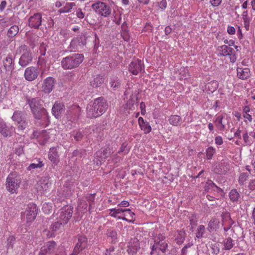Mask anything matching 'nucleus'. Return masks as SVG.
I'll use <instances>...</instances> for the list:
<instances>
[{
	"label": "nucleus",
	"mask_w": 255,
	"mask_h": 255,
	"mask_svg": "<svg viewBox=\"0 0 255 255\" xmlns=\"http://www.w3.org/2000/svg\"><path fill=\"white\" fill-rule=\"evenodd\" d=\"M76 4L74 2H67L63 7L59 9L58 12L60 13L69 12L72 8Z\"/></svg>",
	"instance_id": "38"
},
{
	"label": "nucleus",
	"mask_w": 255,
	"mask_h": 255,
	"mask_svg": "<svg viewBox=\"0 0 255 255\" xmlns=\"http://www.w3.org/2000/svg\"><path fill=\"white\" fill-rule=\"evenodd\" d=\"M243 19L245 27L247 30L249 29L250 19L248 16V11H245L243 12Z\"/></svg>",
	"instance_id": "46"
},
{
	"label": "nucleus",
	"mask_w": 255,
	"mask_h": 255,
	"mask_svg": "<svg viewBox=\"0 0 255 255\" xmlns=\"http://www.w3.org/2000/svg\"><path fill=\"white\" fill-rule=\"evenodd\" d=\"M168 122L173 126L177 127L181 124L182 118L178 115H171L169 117Z\"/></svg>",
	"instance_id": "35"
},
{
	"label": "nucleus",
	"mask_w": 255,
	"mask_h": 255,
	"mask_svg": "<svg viewBox=\"0 0 255 255\" xmlns=\"http://www.w3.org/2000/svg\"><path fill=\"white\" fill-rule=\"evenodd\" d=\"M39 74V69L38 67L30 66L25 69L24 71V78L28 81H32L35 80Z\"/></svg>",
	"instance_id": "14"
},
{
	"label": "nucleus",
	"mask_w": 255,
	"mask_h": 255,
	"mask_svg": "<svg viewBox=\"0 0 255 255\" xmlns=\"http://www.w3.org/2000/svg\"><path fill=\"white\" fill-rule=\"evenodd\" d=\"M88 204L87 201L82 198L79 202L77 208V213L78 216L82 217L83 214L86 213L87 210Z\"/></svg>",
	"instance_id": "27"
},
{
	"label": "nucleus",
	"mask_w": 255,
	"mask_h": 255,
	"mask_svg": "<svg viewBox=\"0 0 255 255\" xmlns=\"http://www.w3.org/2000/svg\"><path fill=\"white\" fill-rule=\"evenodd\" d=\"M249 136V133L248 134L247 132H246L243 135V138L247 145H251L253 143L254 141Z\"/></svg>",
	"instance_id": "51"
},
{
	"label": "nucleus",
	"mask_w": 255,
	"mask_h": 255,
	"mask_svg": "<svg viewBox=\"0 0 255 255\" xmlns=\"http://www.w3.org/2000/svg\"><path fill=\"white\" fill-rule=\"evenodd\" d=\"M36 204L30 203L27 204L25 211L21 212V216L23 221L30 223L34 220L37 214Z\"/></svg>",
	"instance_id": "5"
},
{
	"label": "nucleus",
	"mask_w": 255,
	"mask_h": 255,
	"mask_svg": "<svg viewBox=\"0 0 255 255\" xmlns=\"http://www.w3.org/2000/svg\"><path fill=\"white\" fill-rule=\"evenodd\" d=\"M88 245L87 238L84 236H79L78 238V242L71 255H77L83 250L87 248Z\"/></svg>",
	"instance_id": "16"
},
{
	"label": "nucleus",
	"mask_w": 255,
	"mask_h": 255,
	"mask_svg": "<svg viewBox=\"0 0 255 255\" xmlns=\"http://www.w3.org/2000/svg\"><path fill=\"white\" fill-rule=\"evenodd\" d=\"M243 117L245 119L244 122L246 123H247L248 122L251 123L253 121L252 116L249 113L243 114Z\"/></svg>",
	"instance_id": "56"
},
{
	"label": "nucleus",
	"mask_w": 255,
	"mask_h": 255,
	"mask_svg": "<svg viewBox=\"0 0 255 255\" xmlns=\"http://www.w3.org/2000/svg\"><path fill=\"white\" fill-rule=\"evenodd\" d=\"M219 220L215 218L211 219L208 224V229L209 231L211 232L216 230L219 228Z\"/></svg>",
	"instance_id": "36"
},
{
	"label": "nucleus",
	"mask_w": 255,
	"mask_h": 255,
	"mask_svg": "<svg viewBox=\"0 0 255 255\" xmlns=\"http://www.w3.org/2000/svg\"><path fill=\"white\" fill-rule=\"evenodd\" d=\"M111 154L110 149L109 147L102 148L95 153V156L98 158L94 160V163L97 165H100L102 162L106 159Z\"/></svg>",
	"instance_id": "18"
},
{
	"label": "nucleus",
	"mask_w": 255,
	"mask_h": 255,
	"mask_svg": "<svg viewBox=\"0 0 255 255\" xmlns=\"http://www.w3.org/2000/svg\"><path fill=\"white\" fill-rule=\"evenodd\" d=\"M73 209V208L70 206L67 205L63 207L59 210L57 220H58L64 225L66 224L72 216Z\"/></svg>",
	"instance_id": "8"
},
{
	"label": "nucleus",
	"mask_w": 255,
	"mask_h": 255,
	"mask_svg": "<svg viewBox=\"0 0 255 255\" xmlns=\"http://www.w3.org/2000/svg\"><path fill=\"white\" fill-rule=\"evenodd\" d=\"M211 250L212 254L217 255L220 252L219 245L217 243L212 244Z\"/></svg>",
	"instance_id": "54"
},
{
	"label": "nucleus",
	"mask_w": 255,
	"mask_h": 255,
	"mask_svg": "<svg viewBox=\"0 0 255 255\" xmlns=\"http://www.w3.org/2000/svg\"><path fill=\"white\" fill-rule=\"evenodd\" d=\"M15 241V238L12 236H9L7 239V245L8 248H12L13 243Z\"/></svg>",
	"instance_id": "61"
},
{
	"label": "nucleus",
	"mask_w": 255,
	"mask_h": 255,
	"mask_svg": "<svg viewBox=\"0 0 255 255\" xmlns=\"http://www.w3.org/2000/svg\"><path fill=\"white\" fill-rule=\"evenodd\" d=\"M56 244L54 241L48 242L41 248L39 255H51L56 250Z\"/></svg>",
	"instance_id": "19"
},
{
	"label": "nucleus",
	"mask_w": 255,
	"mask_h": 255,
	"mask_svg": "<svg viewBox=\"0 0 255 255\" xmlns=\"http://www.w3.org/2000/svg\"><path fill=\"white\" fill-rule=\"evenodd\" d=\"M238 77L242 80H246L250 77V70L249 68L238 67L237 69Z\"/></svg>",
	"instance_id": "30"
},
{
	"label": "nucleus",
	"mask_w": 255,
	"mask_h": 255,
	"mask_svg": "<svg viewBox=\"0 0 255 255\" xmlns=\"http://www.w3.org/2000/svg\"><path fill=\"white\" fill-rule=\"evenodd\" d=\"M230 118L226 114L221 115L217 116L214 121L215 126L219 130H229L230 127Z\"/></svg>",
	"instance_id": "7"
},
{
	"label": "nucleus",
	"mask_w": 255,
	"mask_h": 255,
	"mask_svg": "<svg viewBox=\"0 0 255 255\" xmlns=\"http://www.w3.org/2000/svg\"><path fill=\"white\" fill-rule=\"evenodd\" d=\"M152 239L154 244H150V255H153L154 252L158 249L163 253H165L168 247V244L165 241V236L163 234H152Z\"/></svg>",
	"instance_id": "4"
},
{
	"label": "nucleus",
	"mask_w": 255,
	"mask_h": 255,
	"mask_svg": "<svg viewBox=\"0 0 255 255\" xmlns=\"http://www.w3.org/2000/svg\"><path fill=\"white\" fill-rule=\"evenodd\" d=\"M42 15L40 13H36L31 16L28 19L29 26L33 28L38 29L41 25Z\"/></svg>",
	"instance_id": "20"
},
{
	"label": "nucleus",
	"mask_w": 255,
	"mask_h": 255,
	"mask_svg": "<svg viewBox=\"0 0 255 255\" xmlns=\"http://www.w3.org/2000/svg\"><path fill=\"white\" fill-rule=\"evenodd\" d=\"M63 108L64 105L62 103L56 102L52 109V113L53 115L56 119H58L63 111Z\"/></svg>",
	"instance_id": "29"
},
{
	"label": "nucleus",
	"mask_w": 255,
	"mask_h": 255,
	"mask_svg": "<svg viewBox=\"0 0 255 255\" xmlns=\"http://www.w3.org/2000/svg\"><path fill=\"white\" fill-rule=\"evenodd\" d=\"M83 60L82 54H72L63 58L61 61V65L64 70H71L78 67Z\"/></svg>",
	"instance_id": "3"
},
{
	"label": "nucleus",
	"mask_w": 255,
	"mask_h": 255,
	"mask_svg": "<svg viewBox=\"0 0 255 255\" xmlns=\"http://www.w3.org/2000/svg\"><path fill=\"white\" fill-rule=\"evenodd\" d=\"M140 249L139 241L137 238L132 239L129 243L128 251L129 253L133 255L137 253Z\"/></svg>",
	"instance_id": "26"
},
{
	"label": "nucleus",
	"mask_w": 255,
	"mask_h": 255,
	"mask_svg": "<svg viewBox=\"0 0 255 255\" xmlns=\"http://www.w3.org/2000/svg\"><path fill=\"white\" fill-rule=\"evenodd\" d=\"M91 7L95 12L100 16L107 17L111 13V8L110 5L104 2H95L92 4Z\"/></svg>",
	"instance_id": "6"
},
{
	"label": "nucleus",
	"mask_w": 255,
	"mask_h": 255,
	"mask_svg": "<svg viewBox=\"0 0 255 255\" xmlns=\"http://www.w3.org/2000/svg\"><path fill=\"white\" fill-rule=\"evenodd\" d=\"M57 151L55 147L50 148L48 153V158L53 163H55L57 161Z\"/></svg>",
	"instance_id": "39"
},
{
	"label": "nucleus",
	"mask_w": 255,
	"mask_h": 255,
	"mask_svg": "<svg viewBox=\"0 0 255 255\" xmlns=\"http://www.w3.org/2000/svg\"><path fill=\"white\" fill-rule=\"evenodd\" d=\"M20 183L19 179L15 177L13 175L9 174L6 178L5 187L7 190L11 194L16 193Z\"/></svg>",
	"instance_id": "10"
},
{
	"label": "nucleus",
	"mask_w": 255,
	"mask_h": 255,
	"mask_svg": "<svg viewBox=\"0 0 255 255\" xmlns=\"http://www.w3.org/2000/svg\"><path fill=\"white\" fill-rule=\"evenodd\" d=\"M137 98L134 97H133V96H131L130 97V99L128 100V101L127 102V103H126V105H125V109H126V110H134V104L135 103V101H137Z\"/></svg>",
	"instance_id": "41"
},
{
	"label": "nucleus",
	"mask_w": 255,
	"mask_h": 255,
	"mask_svg": "<svg viewBox=\"0 0 255 255\" xmlns=\"http://www.w3.org/2000/svg\"><path fill=\"white\" fill-rule=\"evenodd\" d=\"M33 137L36 138L40 144H44L49 140L50 136L49 132L46 130L41 131L34 130L32 133Z\"/></svg>",
	"instance_id": "17"
},
{
	"label": "nucleus",
	"mask_w": 255,
	"mask_h": 255,
	"mask_svg": "<svg viewBox=\"0 0 255 255\" xmlns=\"http://www.w3.org/2000/svg\"><path fill=\"white\" fill-rule=\"evenodd\" d=\"M129 149L127 148V144L126 143H123L118 151V153H120L121 152H124L125 154H127L128 153Z\"/></svg>",
	"instance_id": "55"
},
{
	"label": "nucleus",
	"mask_w": 255,
	"mask_h": 255,
	"mask_svg": "<svg viewBox=\"0 0 255 255\" xmlns=\"http://www.w3.org/2000/svg\"><path fill=\"white\" fill-rule=\"evenodd\" d=\"M144 70V65L140 60L134 59L129 64L128 71L134 75H137Z\"/></svg>",
	"instance_id": "13"
},
{
	"label": "nucleus",
	"mask_w": 255,
	"mask_h": 255,
	"mask_svg": "<svg viewBox=\"0 0 255 255\" xmlns=\"http://www.w3.org/2000/svg\"><path fill=\"white\" fill-rule=\"evenodd\" d=\"M63 225H64L63 223L57 220V221L53 223L50 227V230L52 233H51L50 235L47 234V236L49 238L54 237V232H56V231H58Z\"/></svg>",
	"instance_id": "34"
},
{
	"label": "nucleus",
	"mask_w": 255,
	"mask_h": 255,
	"mask_svg": "<svg viewBox=\"0 0 255 255\" xmlns=\"http://www.w3.org/2000/svg\"><path fill=\"white\" fill-rule=\"evenodd\" d=\"M37 162L31 163L27 167V169L30 171L31 172L33 171L34 169L37 168H40L44 166V163L40 159H38L36 161Z\"/></svg>",
	"instance_id": "37"
},
{
	"label": "nucleus",
	"mask_w": 255,
	"mask_h": 255,
	"mask_svg": "<svg viewBox=\"0 0 255 255\" xmlns=\"http://www.w3.org/2000/svg\"><path fill=\"white\" fill-rule=\"evenodd\" d=\"M217 50L221 56H229L231 62L234 63L237 59L235 50L229 46L223 45L219 46Z\"/></svg>",
	"instance_id": "12"
},
{
	"label": "nucleus",
	"mask_w": 255,
	"mask_h": 255,
	"mask_svg": "<svg viewBox=\"0 0 255 255\" xmlns=\"http://www.w3.org/2000/svg\"><path fill=\"white\" fill-rule=\"evenodd\" d=\"M72 136H73L75 140H81L84 136L83 131L80 130H74L72 133Z\"/></svg>",
	"instance_id": "49"
},
{
	"label": "nucleus",
	"mask_w": 255,
	"mask_h": 255,
	"mask_svg": "<svg viewBox=\"0 0 255 255\" xmlns=\"http://www.w3.org/2000/svg\"><path fill=\"white\" fill-rule=\"evenodd\" d=\"M87 37L85 34L79 35L73 38L69 45L70 51L79 50L82 49L86 43Z\"/></svg>",
	"instance_id": "11"
},
{
	"label": "nucleus",
	"mask_w": 255,
	"mask_h": 255,
	"mask_svg": "<svg viewBox=\"0 0 255 255\" xmlns=\"http://www.w3.org/2000/svg\"><path fill=\"white\" fill-rule=\"evenodd\" d=\"M19 30L18 27L16 25H13L8 29L7 31V36L9 37L15 36Z\"/></svg>",
	"instance_id": "47"
},
{
	"label": "nucleus",
	"mask_w": 255,
	"mask_h": 255,
	"mask_svg": "<svg viewBox=\"0 0 255 255\" xmlns=\"http://www.w3.org/2000/svg\"><path fill=\"white\" fill-rule=\"evenodd\" d=\"M15 131V128L0 119V133L4 137L10 136Z\"/></svg>",
	"instance_id": "15"
},
{
	"label": "nucleus",
	"mask_w": 255,
	"mask_h": 255,
	"mask_svg": "<svg viewBox=\"0 0 255 255\" xmlns=\"http://www.w3.org/2000/svg\"><path fill=\"white\" fill-rule=\"evenodd\" d=\"M110 211L111 212L115 211L116 213H117V214H120L121 213L125 212L127 211H130V209H120V208H118V209L113 208V209H110Z\"/></svg>",
	"instance_id": "58"
},
{
	"label": "nucleus",
	"mask_w": 255,
	"mask_h": 255,
	"mask_svg": "<svg viewBox=\"0 0 255 255\" xmlns=\"http://www.w3.org/2000/svg\"><path fill=\"white\" fill-rule=\"evenodd\" d=\"M104 82V78L100 75H96L93 77L90 81V85L94 88L100 87Z\"/></svg>",
	"instance_id": "32"
},
{
	"label": "nucleus",
	"mask_w": 255,
	"mask_h": 255,
	"mask_svg": "<svg viewBox=\"0 0 255 255\" xmlns=\"http://www.w3.org/2000/svg\"><path fill=\"white\" fill-rule=\"evenodd\" d=\"M215 184L211 180H208L206 183L205 188L207 190H212Z\"/></svg>",
	"instance_id": "57"
},
{
	"label": "nucleus",
	"mask_w": 255,
	"mask_h": 255,
	"mask_svg": "<svg viewBox=\"0 0 255 255\" xmlns=\"http://www.w3.org/2000/svg\"><path fill=\"white\" fill-rule=\"evenodd\" d=\"M27 103L35 119H41L45 122H49L48 114L42 107V102L39 98H28Z\"/></svg>",
	"instance_id": "2"
},
{
	"label": "nucleus",
	"mask_w": 255,
	"mask_h": 255,
	"mask_svg": "<svg viewBox=\"0 0 255 255\" xmlns=\"http://www.w3.org/2000/svg\"><path fill=\"white\" fill-rule=\"evenodd\" d=\"M55 83L54 79L52 77H48L45 79L42 86V91L47 94L50 93L54 88Z\"/></svg>",
	"instance_id": "23"
},
{
	"label": "nucleus",
	"mask_w": 255,
	"mask_h": 255,
	"mask_svg": "<svg viewBox=\"0 0 255 255\" xmlns=\"http://www.w3.org/2000/svg\"><path fill=\"white\" fill-rule=\"evenodd\" d=\"M215 144L218 145H221L223 143V138L221 136L218 135L215 138Z\"/></svg>",
	"instance_id": "59"
},
{
	"label": "nucleus",
	"mask_w": 255,
	"mask_h": 255,
	"mask_svg": "<svg viewBox=\"0 0 255 255\" xmlns=\"http://www.w3.org/2000/svg\"><path fill=\"white\" fill-rule=\"evenodd\" d=\"M32 54L30 50H26L21 55L19 60V64L21 67H25L32 61Z\"/></svg>",
	"instance_id": "22"
},
{
	"label": "nucleus",
	"mask_w": 255,
	"mask_h": 255,
	"mask_svg": "<svg viewBox=\"0 0 255 255\" xmlns=\"http://www.w3.org/2000/svg\"><path fill=\"white\" fill-rule=\"evenodd\" d=\"M51 209V206L48 204L45 203L42 206V210L46 214H48L50 210Z\"/></svg>",
	"instance_id": "60"
},
{
	"label": "nucleus",
	"mask_w": 255,
	"mask_h": 255,
	"mask_svg": "<svg viewBox=\"0 0 255 255\" xmlns=\"http://www.w3.org/2000/svg\"><path fill=\"white\" fill-rule=\"evenodd\" d=\"M250 242L253 247H255V232L250 233Z\"/></svg>",
	"instance_id": "63"
},
{
	"label": "nucleus",
	"mask_w": 255,
	"mask_h": 255,
	"mask_svg": "<svg viewBox=\"0 0 255 255\" xmlns=\"http://www.w3.org/2000/svg\"><path fill=\"white\" fill-rule=\"evenodd\" d=\"M216 153V149L213 146L208 147L206 150V158L210 160Z\"/></svg>",
	"instance_id": "48"
},
{
	"label": "nucleus",
	"mask_w": 255,
	"mask_h": 255,
	"mask_svg": "<svg viewBox=\"0 0 255 255\" xmlns=\"http://www.w3.org/2000/svg\"><path fill=\"white\" fill-rule=\"evenodd\" d=\"M205 228L203 225H200L198 227L196 233V237L198 239L202 238L205 233Z\"/></svg>",
	"instance_id": "50"
},
{
	"label": "nucleus",
	"mask_w": 255,
	"mask_h": 255,
	"mask_svg": "<svg viewBox=\"0 0 255 255\" xmlns=\"http://www.w3.org/2000/svg\"><path fill=\"white\" fill-rule=\"evenodd\" d=\"M185 233L184 232H180L178 236L176 238L175 240L178 245H181L185 240Z\"/></svg>",
	"instance_id": "53"
},
{
	"label": "nucleus",
	"mask_w": 255,
	"mask_h": 255,
	"mask_svg": "<svg viewBox=\"0 0 255 255\" xmlns=\"http://www.w3.org/2000/svg\"><path fill=\"white\" fill-rule=\"evenodd\" d=\"M222 225L224 226V230L227 232L231 227L233 222L230 214L228 212H223L222 214Z\"/></svg>",
	"instance_id": "25"
},
{
	"label": "nucleus",
	"mask_w": 255,
	"mask_h": 255,
	"mask_svg": "<svg viewBox=\"0 0 255 255\" xmlns=\"http://www.w3.org/2000/svg\"><path fill=\"white\" fill-rule=\"evenodd\" d=\"M229 197L230 200L234 204H237L240 202L241 195L236 189H233L229 192Z\"/></svg>",
	"instance_id": "28"
},
{
	"label": "nucleus",
	"mask_w": 255,
	"mask_h": 255,
	"mask_svg": "<svg viewBox=\"0 0 255 255\" xmlns=\"http://www.w3.org/2000/svg\"><path fill=\"white\" fill-rule=\"evenodd\" d=\"M121 36L124 40L127 42H129L130 35L128 30L127 29H124L121 31Z\"/></svg>",
	"instance_id": "52"
},
{
	"label": "nucleus",
	"mask_w": 255,
	"mask_h": 255,
	"mask_svg": "<svg viewBox=\"0 0 255 255\" xmlns=\"http://www.w3.org/2000/svg\"><path fill=\"white\" fill-rule=\"evenodd\" d=\"M108 108V104L104 98L101 97L96 98L92 104H89L87 106V116L90 118H97L102 115Z\"/></svg>",
	"instance_id": "1"
},
{
	"label": "nucleus",
	"mask_w": 255,
	"mask_h": 255,
	"mask_svg": "<svg viewBox=\"0 0 255 255\" xmlns=\"http://www.w3.org/2000/svg\"><path fill=\"white\" fill-rule=\"evenodd\" d=\"M107 235L108 238H111L112 243H116L117 242V233L114 230H109Z\"/></svg>",
	"instance_id": "43"
},
{
	"label": "nucleus",
	"mask_w": 255,
	"mask_h": 255,
	"mask_svg": "<svg viewBox=\"0 0 255 255\" xmlns=\"http://www.w3.org/2000/svg\"><path fill=\"white\" fill-rule=\"evenodd\" d=\"M159 7L162 9L164 10L167 7V1L166 0H162L158 3Z\"/></svg>",
	"instance_id": "64"
},
{
	"label": "nucleus",
	"mask_w": 255,
	"mask_h": 255,
	"mask_svg": "<svg viewBox=\"0 0 255 255\" xmlns=\"http://www.w3.org/2000/svg\"><path fill=\"white\" fill-rule=\"evenodd\" d=\"M110 84L114 90H116L120 86L121 83L117 77L113 76L110 78Z\"/></svg>",
	"instance_id": "42"
},
{
	"label": "nucleus",
	"mask_w": 255,
	"mask_h": 255,
	"mask_svg": "<svg viewBox=\"0 0 255 255\" xmlns=\"http://www.w3.org/2000/svg\"><path fill=\"white\" fill-rule=\"evenodd\" d=\"M15 55L13 54H8L3 60L4 69L7 71H12L14 69V59Z\"/></svg>",
	"instance_id": "24"
},
{
	"label": "nucleus",
	"mask_w": 255,
	"mask_h": 255,
	"mask_svg": "<svg viewBox=\"0 0 255 255\" xmlns=\"http://www.w3.org/2000/svg\"><path fill=\"white\" fill-rule=\"evenodd\" d=\"M138 122L140 129L144 131L145 134L149 133L151 130V127L149 123L145 122L142 117H139L138 119Z\"/></svg>",
	"instance_id": "31"
},
{
	"label": "nucleus",
	"mask_w": 255,
	"mask_h": 255,
	"mask_svg": "<svg viewBox=\"0 0 255 255\" xmlns=\"http://www.w3.org/2000/svg\"><path fill=\"white\" fill-rule=\"evenodd\" d=\"M191 227L190 230L193 231V228L197 225L198 218L195 214H192L189 217Z\"/></svg>",
	"instance_id": "44"
},
{
	"label": "nucleus",
	"mask_w": 255,
	"mask_h": 255,
	"mask_svg": "<svg viewBox=\"0 0 255 255\" xmlns=\"http://www.w3.org/2000/svg\"><path fill=\"white\" fill-rule=\"evenodd\" d=\"M86 201L89 202V211L91 213L93 211L92 202L95 200V194H88L86 196L83 197Z\"/></svg>",
	"instance_id": "40"
},
{
	"label": "nucleus",
	"mask_w": 255,
	"mask_h": 255,
	"mask_svg": "<svg viewBox=\"0 0 255 255\" xmlns=\"http://www.w3.org/2000/svg\"><path fill=\"white\" fill-rule=\"evenodd\" d=\"M222 2V0H210V3L213 7L219 6Z\"/></svg>",
	"instance_id": "62"
},
{
	"label": "nucleus",
	"mask_w": 255,
	"mask_h": 255,
	"mask_svg": "<svg viewBox=\"0 0 255 255\" xmlns=\"http://www.w3.org/2000/svg\"><path fill=\"white\" fill-rule=\"evenodd\" d=\"M13 121L18 124V129L23 130L28 126V121L26 119L25 115L20 111H16L13 113L12 117Z\"/></svg>",
	"instance_id": "9"
},
{
	"label": "nucleus",
	"mask_w": 255,
	"mask_h": 255,
	"mask_svg": "<svg viewBox=\"0 0 255 255\" xmlns=\"http://www.w3.org/2000/svg\"><path fill=\"white\" fill-rule=\"evenodd\" d=\"M214 171L215 173L219 174H225L229 170V164L225 160L214 164Z\"/></svg>",
	"instance_id": "21"
},
{
	"label": "nucleus",
	"mask_w": 255,
	"mask_h": 255,
	"mask_svg": "<svg viewBox=\"0 0 255 255\" xmlns=\"http://www.w3.org/2000/svg\"><path fill=\"white\" fill-rule=\"evenodd\" d=\"M249 173L247 172L241 173L239 177V183L241 186L244 185L246 184V181L248 179Z\"/></svg>",
	"instance_id": "45"
},
{
	"label": "nucleus",
	"mask_w": 255,
	"mask_h": 255,
	"mask_svg": "<svg viewBox=\"0 0 255 255\" xmlns=\"http://www.w3.org/2000/svg\"><path fill=\"white\" fill-rule=\"evenodd\" d=\"M223 249L224 250H230L234 247V241L230 237L225 239L222 242Z\"/></svg>",
	"instance_id": "33"
}]
</instances>
